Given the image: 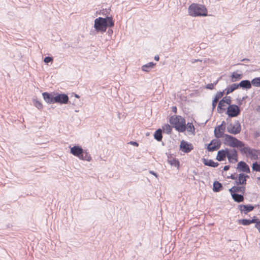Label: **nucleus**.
<instances>
[{
	"label": "nucleus",
	"mask_w": 260,
	"mask_h": 260,
	"mask_svg": "<svg viewBox=\"0 0 260 260\" xmlns=\"http://www.w3.org/2000/svg\"><path fill=\"white\" fill-rule=\"evenodd\" d=\"M114 26V20L112 16H106L105 18L99 17L94 21V28L98 32L103 34L108 27Z\"/></svg>",
	"instance_id": "nucleus-1"
},
{
	"label": "nucleus",
	"mask_w": 260,
	"mask_h": 260,
	"mask_svg": "<svg viewBox=\"0 0 260 260\" xmlns=\"http://www.w3.org/2000/svg\"><path fill=\"white\" fill-rule=\"evenodd\" d=\"M188 13L192 17H205L208 15V10L206 7L201 4L192 3L188 8Z\"/></svg>",
	"instance_id": "nucleus-2"
},
{
	"label": "nucleus",
	"mask_w": 260,
	"mask_h": 260,
	"mask_svg": "<svg viewBox=\"0 0 260 260\" xmlns=\"http://www.w3.org/2000/svg\"><path fill=\"white\" fill-rule=\"evenodd\" d=\"M70 153L80 159L88 161L91 160V157L87 150L83 149L79 145H75L73 147H70Z\"/></svg>",
	"instance_id": "nucleus-3"
},
{
	"label": "nucleus",
	"mask_w": 260,
	"mask_h": 260,
	"mask_svg": "<svg viewBox=\"0 0 260 260\" xmlns=\"http://www.w3.org/2000/svg\"><path fill=\"white\" fill-rule=\"evenodd\" d=\"M169 122L179 133H183L186 130L185 120L181 116H171Z\"/></svg>",
	"instance_id": "nucleus-4"
},
{
	"label": "nucleus",
	"mask_w": 260,
	"mask_h": 260,
	"mask_svg": "<svg viewBox=\"0 0 260 260\" xmlns=\"http://www.w3.org/2000/svg\"><path fill=\"white\" fill-rule=\"evenodd\" d=\"M224 144L233 148L241 149L245 145V143L230 135H225Z\"/></svg>",
	"instance_id": "nucleus-5"
},
{
	"label": "nucleus",
	"mask_w": 260,
	"mask_h": 260,
	"mask_svg": "<svg viewBox=\"0 0 260 260\" xmlns=\"http://www.w3.org/2000/svg\"><path fill=\"white\" fill-rule=\"evenodd\" d=\"M240 151L242 154H248L252 159L254 160L258 159L257 153H260V150L251 148L248 146H245V145L242 148L240 149Z\"/></svg>",
	"instance_id": "nucleus-6"
},
{
	"label": "nucleus",
	"mask_w": 260,
	"mask_h": 260,
	"mask_svg": "<svg viewBox=\"0 0 260 260\" xmlns=\"http://www.w3.org/2000/svg\"><path fill=\"white\" fill-rule=\"evenodd\" d=\"M241 113L240 107L235 104H230L226 110V114L229 117H235L238 116Z\"/></svg>",
	"instance_id": "nucleus-7"
},
{
	"label": "nucleus",
	"mask_w": 260,
	"mask_h": 260,
	"mask_svg": "<svg viewBox=\"0 0 260 260\" xmlns=\"http://www.w3.org/2000/svg\"><path fill=\"white\" fill-rule=\"evenodd\" d=\"M241 131V126L238 120L235 121L234 124L230 123L227 126L228 132L231 134L237 135L240 133Z\"/></svg>",
	"instance_id": "nucleus-8"
},
{
	"label": "nucleus",
	"mask_w": 260,
	"mask_h": 260,
	"mask_svg": "<svg viewBox=\"0 0 260 260\" xmlns=\"http://www.w3.org/2000/svg\"><path fill=\"white\" fill-rule=\"evenodd\" d=\"M55 99V103L59 104L60 105L70 103L68 94L64 93H59L58 92H56Z\"/></svg>",
	"instance_id": "nucleus-9"
},
{
	"label": "nucleus",
	"mask_w": 260,
	"mask_h": 260,
	"mask_svg": "<svg viewBox=\"0 0 260 260\" xmlns=\"http://www.w3.org/2000/svg\"><path fill=\"white\" fill-rule=\"evenodd\" d=\"M221 142L217 139H213L209 144H206V149L209 152H213L219 149L221 146Z\"/></svg>",
	"instance_id": "nucleus-10"
},
{
	"label": "nucleus",
	"mask_w": 260,
	"mask_h": 260,
	"mask_svg": "<svg viewBox=\"0 0 260 260\" xmlns=\"http://www.w3.org/2000/svg\"><path fill=\"white\" fill-rule=\"evenodd\" d=\"M238 151L235 149H229L227 152L226 157L228 159L229 162L235 163L238 161Z\"/></svg>",
	"instance_id": "nucleus-11"
},
{
	"label": "nucleus",
	"mask_w": 260,
	"mask_h": 260,
	"mask_svg": "<svg viewBox=\"0 0 260 260\" xmlns=\"http://www.w3.org/2000/svg\"><path fill=\"white\" fill-rule=\"evenodd\" d=\"M55 93L56 92H44L42 93V96L44 101L49 104L55 103Z\"/></svg>",
	"instance_id": "nucleus-12"
},
{
	"label": "nucleus",
	"mask_w": 260,
	"mask_h": 260,
	"mask_svg": "<svg viewBox=\"0 0 260 260\" xmlns=\"http://www.w3.org/2000/svg\"><path fill=\"white\" fill-rule=\"evenodd\" d=\"M180 150L184 153H189L193 149V146L191 143L182 140L180 144Z\"/></svg>",
	"instance_id": "nucleus-13"
},
{
	"label": "nucleus",
	"mask_w": 260,
	"mask_h": 260,
	"mask_svg": "<svg viewBox=\"0 0 260 260\" xmlns=\"http://www.w3.org/2000/svg\"><path fill=\"white\" fill-rule=\"evenodd\" d=\"M258 205H252L251 204L243 205L241 204L238 205V209L240 211L241 213L247 214L248 213L253 211L254 209Z\"/></svg>",
	"instance_id": "nucleus-14"
},
{
	"label": "nucleus",
	"mask_w": 260,
	"mask_h": 260,
	"mask_svg": "<svg viewBox=\"0 0 260 260\" xmlns=\"http://www.w3.org/2000/svg\"><path fill=\"white\" fill-rule=\"evenodd\" d=\"M249 177L248 175L244 173H240L238 175L237 179L235 181V184L237 185H244L246 184V179Z\"/></svg>",
	"instance_id": "nucleus-15"
},
{
	"label": "nucleus",
	"mask_w": 260,
	"mask_h": 260,
	"mask_svg": "<svg viewBox=\"0 0 260 260\" xmlns=\"http://www.w3.org/2000/svg\"><path fill=\"white\" fill-rule=\"evenodd\" d=\"M228 151H229V148H226L225 149H221L219 150L217 152L216 159L218 161L225 160Z\"/></svg>",
	"instance_id": "nucleus-16"
},
{
	"label": "nucleus",
	"mask_w": 260,
	"mask_h": 260,
	"mask_svg": "<svg viewBox=\"0 0 260 260\" xmlns=\"http://www.w3.org/2000/svg\"><path fill=\"white\" fill-rule=\"evenodd\" d=\"M237 169L240 171L250 173V170L248 165L244 161H240L238 163Z\"/></svg>",
	"instance_id": "nucleus-17"
},
{
	"label": "nucleus",
	"mask_w": 260,
	"mask_h": 260,
	"mask_svg": "<svg viewBox=\"0 0 260 260\" xmlns=\"http://www.w3.org/2000/svg\"><path fill=\"white\" fill-rule=\"evenodd\" d=\"M246 190V187L244 185L239 186V185L234 186L229 189L230 192L237 193L241 192V194H244Z\"/></svg>",
	"instance_id": "nucleus-18"
},
{
	"label": "nucleus",
	"mask_w": 260,
	"mask_h": 260,
	"mask_svg": "<svg viewBox=\"0 0 260 260\" xmlns=\"http://www.w3.org/2000/svg\"><path fill=\"white\" fill-rule=\"evenodd\" d=\"M258 220V218L255 216H253V217L251 219H239L238 220V223L240 224H242L243 225H248L251 223H255L256 221Z\"/></svg>",
	"instance_id": "nucleus-19"
},
{
	"label": "nucleus",
	"mask_w": 260,
	"mask_h": 260,
	"mask_svg": "<svg viewBox=\"0 0 260 260\" xmlns=\"http://www.w3.org/2000/svg\"><path fill=\"white\" fill-rule=\"evenodd\" d=\"M238 88H241L243 89H249L251 88V82L248 80H242L238 83Z\"/></svg>",
	"instance_id": "nucleus-20"
},
{
	"label": "nucleus",
	"mask_w": 260,
	"mask_h": 260,
	"mask_svg": "<svg viewBox=\"0 0 260 260\" xmlns=\"http://www.w3.org/2000/svg\"><path fill=\"white\" fill-rule=\"evenodd\" d=\"M203 164L207 166L216 168L219 166V163L217 162H214L212 159H208L207 158L203 159Z\"/></svg>",
	"instance_id": "nucleus-21"
},
{
	"label": "nucleus",
	"mask_w": 260,
	"mask_h": 260,
	"mask_svg": "<svg viewBox=\"0 0 260 260\" xmlns=\"http://www.w3.org/2000/svg\"><path fill=\"white\" fill-rule=\"evenodd\" d=\"M230 193L232 196V199L235 202L241 203L244 201V194H238L237 193Z\"/></svg>",
	"instance_id": "nucleus-22"
},
{
	"label": "nucleus",
	"mask_w": 260,
	"mask_h": 260,
	"mask_svg": "<svg viewBox=\"0 0 260 260\" xmlns=\"http://www.w3.org/2000/svg\"><path fill=\"white\" fill-rule=\"evenodd\" d=\"M243 77L242 74H238L236 72H233L231 76V81L235 82L240 80Z\"/></svg>",
	"instance_id": "nucleus-23"
},
{
	"label": "nucleus",
	"mask_w": 260,
	"mask_h": 260,
	"mask_svg": "<svg viewBox=\"0 0 260 260\" xmlns=\"http://www.w3.org/2000/svg\"><path fill=\"white\" fill-rule=\"evenodd\" d=\"M222 184L218 181H215L213 184V190L214 192H218L223 189Z\"/></svg>",
	"instance_id": "nucleus-24"
},
{
	"label": "nucleus",
	"mask_w": 260,
	"mask_h": 260,
	"mask_svg": "<svg viewBox=\"0 0 260 260\" xmlns=\"http://www.w3.org/2000/svg\"><path fill=\"white\" fill-rule=\"evenodd\" d=\"M155 66V63L153 62H150L142 67V70L144 72H149Z\"/></svg>",
	"instance_id": "nucleus-25"
},
{
	"label": "nucleus",
	"mask_w": 260,
	"mask_h": 260,
	"mask_svg": "<svg viewBox=\"0 0 260 260\" xmlns=\"http://www.w3.org/2000/svg\"><path fill=\"white\" fill-rule=\"evenodd\" d=\"M168 162L170 165H171L172 166H174L175 167L178 168L180 166V162L178 159H176V158H173L172 156H168Z\"/></svg>",
	"instance_id": "nucleus-26"
},
{
	"label": "nucleus",
	"mask_w": 260,
	"mask_h": 260,
	"mask_svg": "<svg viewBox=\"0 0 260 260\" xmlns=\"http://www.w3.org/2000/svg\"><path fill=\"white\" fill-rule=\"evenodd\" d=\"M162 130L161 129L158 128L156 130L153 135L154 139L158 142L161 141L162 139Z\"/></svg>",
	"instance_id": "nucleus-27"
},
{
	"label": "nucleus",
	"mask_w": 260,
	"mask_h": 260,
	"mask_svg": "<svg viewBox=\"0 0 260 260\" xmlns=\"http://www.w3.org/2000/svg\"><path fill=\"white\" fill-rule=\"evenodd\" d=\"M238 88V84L236 83H233L225 89L226 91L225 94L227 95Z\"/></svg>",
	"instance_id": "nucleus-28"
},
{
	"label": "nucleus",
	"mask_w": 260,
	"mask_h": 260,
	"mask_svg": "<svg viewBox=\"0 0 260 260\" xmlns=\"http://www.w3.org/2000/svg\"><path fill=\"white\" fill-rule=\"evenodd\" d=\"M186 129L193 135L196 134L195 128L192 122H188L186 124Z\"/></svg>",
	"instance_id": "nucleus-29"
},
{
	"label": "nucleus",
	"mask_w": 260,
	"mask_h": 260,
	"mask_svg": "<svg viewBox=\"0 0 260 260\" xmlns=\"http://www.w3.org/2000/svg\"><path fill=\"white\" fill-rule=\"evenodd\" d=\"M225 103H224L223 102H221V100H220L219 102V103H218V107H217V112L219 113H223L225 109Z\"/></svg>",
	"instance_id": "nucleus-30"
},
{
	"label": "nucleus",
	"mask_w": 260,
	"mask_h": 260,
	"mask_svg": "<svg viewBox=\"0 0 260 260\" xmlns=\"http://www.w3.org/2000/svg\"><path fill=\"white\" fill-rule=\"evenodd\" d=\"M214 134L215 137L217 139L222 138V137L225 138V135H226L225 134H224V132H223V131H222L221 130L216 131L215 129H214Z\"/></svg>",
	"instance_id": "nucleus-31"
},
{
	"label": "nucleus",
	"mask_w": 260,
	"mask_h": 260,
	"mask_svg": "<svg viewBox=\"0 0 260 260\" xmlns=\"http://www.w3.org/2000/svg\"><path fill=\"white\" fill-rule=\"evenodd\" d=\"M32 103L34 105L38 108L39 110H42L43 108V104L42 103L38 100L37 99H32Z\"/></svg>",
	"instance_id": "nucleus-32"
},
{
	"label": "nucleus",
	"mask_w": 260,
	"mask_h": 260,
	"mask_svg": "<svg viewBox=\"0 0 260 260\" xmlns=\"http://www.w3.org/2000/svg\"><path fill=\"white\" fill-rule=\"evenodd\" d=\"M251 85L255 87H260V77H256L251 80Z\"/></svg>",
	"instance_id": "nucleus-33"
},
{
	"label": "nucleus",
	"mask_w": 260,
	"mask_h": 260,
	"mask_svg": "<svg viewBox=\"0 0 260 260\" xmlns=\"http://www.w3.org/2000/svg\"><path fill=\"white\" fill-rule=\"evenodd\" d=\"M252 169L253 171L260 172V165L257 161H255L252 164Z\"/></svg>",
	"instance_id": "nucleus-34"
},
{
	"label": "nucleus",
	"mask_w": 260,
	"mask_h": 260,
	"mask_svg": "<svg viewBox=\"0 0 260 260\" xmlns=\"http://www.w3.org/2000/svg\"><path fill=\"white\" fill-rule=\"evenodd\" d=\"M224 94V90L222 91L217 92V93L215 94L213 99L217 101L219 99H221L223 96Z\"/></svg>",
	"instance_id": "nucleus-35"
},
{
	"label": "nucleus",
	"mask_w": 260,
	"mask_h": 260,
	"mask_svg": "<svg viewBox=\"0 0 260 260\" xmlns=\"http://www.w3.org/2000/svg\"><path fill=\"white\" fill-rule=\"evenodd\" d=\"M221 100V102H223L224 103L228 104L229 106L230 104H231L232 100L230 96H226L223 98Z\"/></svg>",
	"instance_id": "nucleus-36"
},
{
	"label": "nucleus",
	"mask_w": 260,
	"mask_h": 260,
	"mask_svg": "<svg viewBox=\"0 0 260 260\" xmlns=\"http://www.w3.org/2000/svg\"><path fill=\"white\" fill-rule=\"evenodd\" d=\"M164 132H165L167 134H170L171 133L172 128V127L168 124H167L163 127Z\"/></svg>",
	"instance_id": "nucleus-37"
},
{
	"label": "nucleus",
	"mask_w": 260,
	"mask_h": 260,
	"mask_svg": "<svg viewBox=\"0 0 260 260\" xmlns=\"http://www.w3.org/2000/svg\"><path fill=\"white\" fill-rule=\"evenodd\" d=\"M53 58L52 57L47 56H46L44 57V62L46 64H48L50 62L52 63L53 61Z\"/></svg>",
	"instance_id": "nucleus-38"
},
{
	"label": "nucleus",
	"mask_w": 260,
	"mask_h": 260,
	"mask_svg": "<svg viewBox=\"0 0 260 260\" xmlns=\"http://www.w3.org/2000/svg\"><path fill=\"white\" fill-rule=\"evenodd\" d=\"M255 228H256L260 233V219L258 218V220L256 221Z\"/></svg>",
	"instance_id": "nucleus-39"
},
{
	"label": "nucleus",
	"mask_w": 260,
	"mask_h": 260,
	"mask_svg": "<svg viewBox=\"0 0 260 260\" xmlns=\"http://www.w3.org/2000/svg\"><path fill=\"white\" fill-rule=\"evenodd\" d=\"M214 129L216 131L221 130L222 131L225 132V128L224 127H222L220 124L216 126L214 128Z\"/></svg>",
	"instance_id": "nucleus-40"
},
{
	"label": "nucleus",
	"mask_w": 260,
	"mask_h": 260,
	"mask_svg": "<svg viewBox=\"0 0 260 260\" xmlns=\"http://www.w3.org/2000/svg\"><path fill=\"white\" fill-rule=\"evenodd\" d=\"M214 86L212 83H209L206 85L205 88L207 89L212 90L213 89Z\"/></svg>",
	"instance_id": "nucleus-41"
},
{
	"label": "nucleus",
	"mask_w": 260,
	"mask_h": 260,
	"mask_svg": "<svg viewBox=\"0 0 260 260\" xmlns=\"http://www.w3.org/2000/svg\"><path fill=\"white\" fill-rule=\"evenodd\" d=\"M228 178H231L232 180H235L237 179V177L236 176V174H232L230 176L227 177Z\"/></svg>",
	"instance_id": "nucleus-42"
},
{
	"label": "nucleus",
	"mask_w": 260,
	"mask_h": 260,
	"mask_svg": "<svg viewBox=\"0 0 260 260\" xmlns=\"http://www.w3.org/2000/svg\"><path fill=\"white\" fill-rule=\"evenodd\" d=\"M217 101L214 99L212 100V110H214V109L215 108V107L217 105Z\"/></svg>",
	"instance_id": "nucleus-43"
},
{
	"label": "nucleus",
	"mask_w": 260,
	"mask_h": 260,
	"mask_svg": "<svg viewBox=\"0 0 260 260\" xmlns=\"http://www.w3.org/2000/svg\"><path fill=\"white\" fill-rule=\"evenodd\" d=\"M129 144L136 147H138L139 146L138 143L136 141H130L129 142Z\"/></svg>",
	"instance_id": "nucleus-44"
},
{
	"label": "nucleus",
	"mask_w": 260,
	"mask_h": 260,
	"mask_svg": "<svg viewBox=\"0 0 260 260\" xmlns=\"http://www.w3.org/2000/svg\"><path fill=\"white\" fill-rule=\"evenodd\" d=\"M109 28V29L107 31V34H108V35L110 37H111L112 35L113 34V30L110 28L111 27H108Z\"/></svg>",
	"instance_id": "nucleus-45"
},
{
	"label": "nucleus",
	"mask_w": 260,
	"mask_h": 260,
	"mask_svg": "<svg viewBox=\"0 0 260 260\" xmlns=\"http://www.w3.org/2000/svg\"><path fill=\"white\" fill-rule=\"evenodd\" d=\"M149 173L154 175L156 178H158V174L153 171H149Z\"/></svg>",
	"instance_id": "nucleus-46"
},
{
	"label": "nucleus",
	"mask_w": 260,
	"mask_h": 260,
	"mask_svg": "<svg viewBox=\"0 0 260 260\" xmlns=\"http://www.w3.org/2000/svg\"><path fill=\"white\" fill-rule=\"evenodd\" d=\"M230 168V165H226V166H225L223 167V170L224 171H226L229 170Z\"/></svg>",
	"instance_id": "nucleus-47"
},
{
	"label": "nucleus",
	"mask_w": 260,
	"mask_h": 260,
	"mask_svg": "<svg viewBox=\"0 0 260 260\" xmlns=\"http://www.w3.org/2000/svg\"><path fill=\"white\" fill-rule=\"evenodd\" d=\"M172 109V112H173L175 113H177V107L176 106H173Z\"/></svg>",
	"instance_id": "nucleus-48"
},
{
	"label": "nucleus",
	"mask_w": 260,
	"mask_h": 260,
	"mask_svg": "<svg viewBox=\"0 0 260 260\" xmlns=\"http://www.w3.org/2000/svg\"><path fill=\"white\" fill-rule=\"evenodd\" d=\"M73 95H74L75 97L77 98H80V96H79L78 94H76V93H74V92H73V93H72V96H73Z\"/></svg>",
	"instance_id": "nucleus-49"
},
{
	"label": "nucleus",
	"mask_w": 260,
	"mask_h": 260,
	"mask_svg": "<svg viewBox=\"0 0 260 260\" xmlns=\"http://www.w3.org/2000/svg\"><path fill=\"white\" fill-rule=\"evenodd\" d=\"M222 127H224V128H225V125H226V123L224 121H222V122H221V124H220Z\"/></svg>",
	"instance_id": "nucleus-50"
},
{
	"label": "nucleus",
	"mask_w": 260,
	"mask_h": 260,
	"mask_svg": "<svg viewBox=\"0 0 260 260\" xmlns=\"http://www.w3.org/2000/svg\"><path fill=\"white\" fill-rule=\"evenodd\" d=\"M159 59V57L158 55H155L154 56V60H156V61H158Z\"/></svg>",
	"instance_id": "nucleus-51"
},
{
	"label": "nucleus",
	"mask_w": 260,
	"mask_h": 260,
	"mask_svg": "<svg viewBox=\"0 0 260 260\" xmlns=\"http://www.w3.org/2000/svg\"><path fill=\"white\" fill-rule=\"evenodd\" d=\"M241 61H249V59L248 58H244Z\"/></svg>",
	"instance_id": "nucleus-52"
},
{
	"label": "nucleus",
	"mask_w": 260,
	"mask_h": 260,
	"mask_svg": "<svg viewBox=\"0 0 260 260\" xmlns=\"http://www.w3.org/2000/svg\"><path fill=\"white\" fill-rule=\"evenodd\" d=\"M218 82V80H216L215 82H214V83H212L213 84L214 86H215L217 84Z\"/></svg>",
	"instance_id": "nucleus-53"
},
{
	"label": "nucleus",
	"mask_w": 260,
	"mask_h": 260,
	"mask_svg": "<svg viewBox=\"0 0 260 260\" xmlns=\"http://www.w3.org/2000/svg\"><path fill=\"white\" fill-rule=\"evenodd\" d=\"M256 110L258 112L260 113V106L257 107Z\"/></svg>",
	"instance_id": "nucleus-54"
},
{
	"label": "nucleus",
	"mask_w": 260,
	"mask_h": 260,
	"mask_svg": "<svg viewBox=\"0 0 260 260\" xmlns=\"http://www.w3.org/2000/svg\"><path fill=\"white\" fill-rule=\"evenodd\" d=\"M247 98V96H243L241 99V101L245 100Z\"/></svg>",
	"instance_id": "nucleus-55"
},
{
	"label": "nucleus",
	"mask_w": 260,
	"mask_h": 260,
	"mask_svg": "<svg viewBox=\"0 0 260 260\" xmlns=\"http://www.w3.org/2000/svg\"><path fill=\"white\" fill-rule=\"evenodd\" d=\"M242 101H241V99L239 100L238 104L239 105H241L242 104Z\"/></svg>",
	"instance_id": "nucleus-56"
},
{
	"label": "nucleus",
	"mask_w": 260,
	"mask_h": 260,
	"mask_svg": "<svg viewBox=\"0 0 260 260\" xmlns=\"http://www.w3.org/2000/svg\"><path fill=\"white\" fill-rule=\"evenodd\" d=\"M200 61L199 59H194L193 61H192V62H197V61Z\"/></svg>",
	"instance_id": "nucleus-57"
},
{
	"label": "nucleus",
	"mask_w": 260,
	"mask_h": 260,
	"mask_svg": "<svg viewBox=\"0 0 260 260\" xmlns=\"http://www.w3.org/2000/svg\"><path fill=\"white\" fill-rule=\"evenodd\" d=\"M257 179H258V180H260V177H258V178H257Z\"/></svg>",
	"instance_id": "nucleus-58"
}]
</instances>
